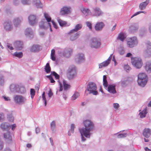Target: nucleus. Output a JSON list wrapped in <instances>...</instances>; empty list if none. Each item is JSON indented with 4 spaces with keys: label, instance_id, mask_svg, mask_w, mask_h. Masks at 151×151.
<instances>
[{
    "label": "nucleus",
    "instance_id": "obj_53",
    "mask_svg": "<svg viewBox=\"0 0 151 151\" xmlns=\"http://www.w3.org/2000/svg\"><path fill=\"white\" fill-rule=\"evenodd\" d=\"M48 94L49 98V99H50V98L53 95V93L51 89H50L49 91Z\"/></svg>",
    "mask_w": 151,
    "mask_h": 151
},
{
    "label": "nucleus",
    "instance_id": "obj_48",
    "mask_svg": "<svg viewBox=\"0 0 151 151\" xmlns=\"http://www.w3.org/2000/svg\"><path fill=\"white\" fill-rule=\"evenodd\" d=\"M19 88L20 89L19 93H24L26 92V89L25 88L23 87H19Z\"/></svg>",
    "mask_w": 151,
    "mask_h": 151
},
{
    "label": "nucleus",
    "instance_id": "obj_59",
    "mask_svg": "<svg viewBox=\"0 0 151 151\" xmlns=\"http://www.w3.org/2000/svg\"><path fill=\"white\" fill-rule=\"evenodd\" d=\"M7 46L8 48H9L10 50H12L14 49L13 47L12 46V45L9 43H7Z\"/></svg>",
    "mask_w": 151,
    "mask_h": 151
},
{
    "label": "nucleus",
    "instance_id": "obj_30",
    "mask_svg": "<svg viewBox=\"0 0 151 151\" xmlns=\"http://www.w3.org/2000/svg\"><path fill=\"white\" fill-rule=\"evenodd\" d=\"M79 130V131H80V133L81 134V139H82V141L84 142L86 140V139L84 137V136H85V137H86L87 138H90V136L91 135V134H89V135H88V136H86L85 135V134H87L86 132H84L83 133L82 132V130Z\"/></svg>",
    "mask_w": 151,
    "mask_h": 151
},
{
    "label": "nucleus",
    "instance_id": "obj_46",
    "mask_svg": "<svg viewBox=\"0 0 151 151\" xmlns=\"http://www.w3.org/2000/svg\"><path fill=\"white\" fill-rule=\"evenodd\" d=\"M58 82L59 83V85H60V89L59 90L58 89V90L56 91V94L59 95V94H58V92L59 91H60V92L61 91L63 90V85L62 84V83H61V82H60V81H58Z\"/></svg>",
    "mask_w": 151,
    "mask_h": 151
},
{
    "label": "nucleus",
    "instance_id": "obj_11",
    "mask_svg": "<svg viewBox=\"0 0 151 151\" xmlns=\"http://www.w3.org/2000/svg\"><path fill=\"white\" fill-rule=\"evenodd\" d=\"M42 49L41 46L37 45L34 44L30 48V51L32 52H37L41 50Z\"/></svg>",
    "mask_w": 151,
    "mask_h": 151
},
{
    "label": "nucleus",
    "instance_id": "obj_54",
    "mask_svg": "<svg viewBox=\"0 0 151 151\" xmlns=\"http://www.w3.org/2000/svg\"><path fill=\"white\" fill-rule=\"evenodd\" d=\"M29 0H21L22 3L24 4H29Z\"/></svg>",
    "mask_w": 151,
    "mask_h": 151
},
{
    "label": "nucleus",
    "instance_id": "obj_10",
    "mask_svg": "<svg viewBox=\"0 0 151 151\" xmlns=\"http://www.w3.org/2000/svg\"><path fill=\"white\" fill-rule=\"evenodd\" d=\"M39 26L41 29L46 30L49 26H50V23L46 22V20L43 19L39 23Z\"/></svg>",
    "mask_w": 151,
    "mask_h": 151
},
{
    "label": "nucleus",
    "instance_id": "obj_25",
    "mask_svg": "<svg viewBox=\"0 0 151 151\" xmlns=\"http://www.w3.org/2000/svg\"><path fill=\"white\" fill-rule=\"evenodd\" d=\"M142 134L144 137L148 138L151 134V130L149 128H145L143 130Z\"/></svg>",
    "mask_w": 151,
    "mask_h": 151
},
{
    "label": "nucleus",
    "instance_id": "obj_23",
    "mask_svg": "<svg viewBox=\"0 0 151 151\" xmlns=\"http://www.w3.org/2000/svg\"><path fill=\"white\" fill-rule=\"evenodd\" d=\"M116 86L115 85H109L108 88V91L110 93L113 94L116 93Z\"/></svg>",
    "mask_w": 151,
    "mask_h": 151
},
{
    "label": "nucleus",
    "instance_id": "obj_15",
    "mask_svg": "<svg viewBox=\"0 0 151 151\" xmlns=\"http://www.w3.org/2000/svg\"><path fill=\"white\" fill-rule=\"evenodd\" d=\"M75 61L78 63L83 62L84 60V55L83 53H79L75 57Z\"/></svg>",
    "mask_w": 151,
    "mask_h": 151
},
{
    "label": "nucleus",
    "instance_id": "obj_49",
    "mask_svg": "<svg viewBox=\"0 0 151 151\" xmlns=\"http://www.w3.org/2000/svg\"><path fill=\"white\" fill-rule=\"evenodd\" d=\"M4 80L3 76H0V85L3 86L4 84Z\"/></svg>",
    "mask_w": 151,
    "mask_h": 151
},
{
    "label": "nucleus",
    "instance_id": "obj_2",
    "mask_svg": "<svg viewBox=\"0 0 151 151\" xmlns=\"http://www.w3.org/2000/svg\"><path fill=\"white\" fill-rule=\"evenodd\" d=\"M147 76L145 73H142L138 75L137 82L140 86L144 87L147 83Z\"/></svg>",
    "mask_w": 151,
    "mask_h": 151
},
{
    "label": "nucleus",
    "instance_id": "obj_21",
    "mask_svg": "<svg viewBox=\"0 0 151 151\" xmlns=\"http://www.w3.org/2000/svg\"><path fill=\"white\" fill-rule=\"evenodd\" d=\"M4 137L8 143H9L11 142L12 141V137L10 135V132L8 131L6 133H4Z\"/></svg>",
    "mask_w": 151,
    "mask_h": 151
},
{
    "label": "nucleus",
    "instance_id": "obj_31",
    "mask_svg": "<svg viewBox=\"0 0 151 151\" xmlns=\"http://www.w3.org/2000/svg\"><path fill=\"white\" fill-rule=\"evenodd\" d=\"M126 38V36L124 33L122 32L119 33L117 38V40H119L122 42H123Z\"/></svg>",
    "mask_w": 151,
    "mask_h": 151
},
{
    "label": "nucleus",
    "instance_id": "obj_19",
    "mask_svg": "<svg viewBox=\"0 0 151 151\" xmlns=\"http://www.w3.org/2000/svg\"><path fill=\"white\" fill-rule=\"evenodd\" d=\"M14 46L16 50H21L23 48V42L20 41H17L14 43Z\"/></svg>",
    "mask_w": 151,
    "mask_h": 151
},
{
    "label": "nucleus",
    "instance_id": "obj_1",
    "mask_svg": "<svg viewBox=\"0 0 151 151\" xmlns=\"http://www.w3.org/2000/svg\"><path fill=\"white\" fill-rule=\"evenodd\" d=\"M83 124L85 128L82 127L79 129L82 131V132H86L87 134H85L86 136L89 135V134L91 135L92 134L90 132L91 131H93L94 128V125L93 123L90 120H87L84 121Z\"/></svg>",
    "mask_w": 151,
    "mask_h": 151
},
{
    "label": "nucleus",
    "instance_id": "obj_42",
    "mask_svg": "<svg viewBox=\"0 0 151 151\" xmlns=\"http://www.w3.org/2000/svg\"><path fill=\"white\" fill-rule=\"evenodd\" d=\"M58 22L60 26L61 27L65 26L67 24L66 22L63 21L60 19H58Z\"/></svg>",
    "mask_w": 151,
    "mask_h": 151
},
{
    "label": "nucleus",
    "instance_id": "obj_45",
    "mask_svg": "<svg viewBox=\"0 0 151 151\" xmlns=\"http://www.w3.org/2000/svg\"><path fill=\"white\" fill-rule=\"evenodd\" d=\"M79 93L78 92H76L72 97V99L74 100H75L79 96Z\"/></svg>",
    "mask_w": 151,
    "mask_h": 151
},
{
    "label": "nucleus",
    "instance_id": "obj_61",
    "mask_svg": "<svg viewBox=\"0 0 151 151\" xmlns=\"http://www.w3.org/2000/svg\"><path fill=\"white\" fill-rule=\"evenodd\" d=\"M113 106L114 108L118 109L119 106L118 103H114L113 104Z\"/></svg>",
    "mask_w": 151,
    "mask_h": 151
},
{
    "label": "nucleus",
    "instance_id": "obj_26",
    "mask_svg": "<svg viewBox=\"0 0 151 151\" xmlns=\"http://www.w3.org/2000/svg\"><path fill=\"white\" fill-rule=\"evenodd\" d=\"M150 2L149 0H146L144 2L141 3L139 5V8L141 10L145 9Z\"/></svg>",
    "mask_w": 151,
    "mask_h": 151
},
{
    "label": "nucleus",
    "instance_id": "obj_51",
    "mask_svg": "<svg viewBox=\"0 0 151 151\" xmlns=\"http://www.w3.org/2000/svg\"><path fill=\"white\" fill-rule=\"evenodd\" d=\"M124 68L127 72L129 71L131 69L130 68L128 65H125L124 66Z\"/></svg>",
    "mask_w": 151,
    "mask_h": 151
},
{
    "label": "nucleus",
    "instance_id": "obj_24",
    "mask_svg": "<svg viewBox=\"0 0 151 151\" xmlns=\"http://www.w3.org/2000/svg\"><path fill=\"white\" fill-rule=\"evenodd\" d=\"M93 13L94 15L97 16H99L103 14V13L102 12L100 9L97 7L93 8Z\"/></svg>",
    "mask_w": 151,
    "mask_h": 151
},
{
    "label": "nucleus",
    "instance_id": "obj_33",
    "mask_svg": "<svg viewBox=\"0 0 151 151\" xmlns=\"http://www.w3.org/2000/svg\"><path fill=\"white\" fill-rule=\"evenodd\" d=\"M22 20L20 19L19 18H15L13 20L14 25L16 27H17L20 24Z\"/></svg>",
    "mask_w": 151,
    "mask_h": 151
},
{
    "label": "nucleus",
    "instance_id": "obj_39",
    "mask_svg": "<svg viewBox=\"0 0 151 151\" xmlns=\"http://www.w3.org/2000/svg\"><path fill=\"white\" fill-rule=\"evenodd\" d=\"M44 16L46 20H47L46 22H47L49 23H50V22H52V21L51 20V18L48 14L45 13H44Z\"/></svg>",
    "mask_w": 151,
    "mask_h": 151
},
{
    "label": "nucleus",
    "instance_id": "obj_38",
    "mask_svg": "<svg viewBox=\"0 0 151 151\" xmlns=\"http://www.w3.org/2000/svg\"><path fill=\"white\" fill-rule=\"evenodd\" d=\"M7 119L8 121L10 122H13L14 120V117L11 113H9L7 114Z\"/></svg>",
    "mask_w": 151,
    "mask_h": 151
},
{
    "label": "nucleus",
    "instance_id": "obj_22",
    "mask_svg": "<svg viewBox=\"0 0 151 151\" xmlns=\"http://www.w3.org/2000/svg\"><path fill=\"white\" fill-rule=\"evenodd\" d=\"M82 27V25L81 24H76L75 27V28L70 30V31L68 33L69 35L71 33H73L74 32L78 31L79 30L81 29Z\"/></svg>",
    "mask_w": 151,
    "mask_h": 151
},
{
    "label": "nucleus",
    "instance_id": "obj_63",
    "mask_svg": "<svg viewBox=\"0 0 151 151\" xmlns=\"http://www.w3.org/2000/svg\"><path fill=\"white\" fill-rule=\"evenodd\" d=\"M16 125L15 124H14L12 125L11 126H10V128L11 127L12 129L14 131V130L15 129L16 127Z\"/></svg>",
    "mask_w": 151,
    "mask_h": 151
},
{
    "label": "nucleus",
    "instance_id": "obj_34",
    "mask_svg": "<svg viewBox=\"0 0 151 151\" xmlns=\"http://www.w3.org/2000/svg\"><path fill=\"white\" fill-rule=\"evenodd\" d=\"M147 107H146L142 112L139 113V115H140L141 118H143L145 117L146 114L147 113Z\"/></svg>",
    "mask_w": 151,
    "mask_h": 151
},
{
    "label": "nucleus",
    "instance_id": "obj_44",
    "mask_svg": "<svg viewBox=\"0 0 151 151\" xmlns=\"http://www.w3.org/2000/svg\"><path fill=\"white\" fill-rule=\"evenodd\" d=\"M42 99L43 101H44L45 106H46L47 104V101L45 96V93L44 91L43 92L42 94Z\"/></svg>",
    "mask_w": 151,
    "mask_h": 151
},
{
    "label": "nucleus",
    "instance_id": "obj_13",
    "mask_svg": "<svg viewBox=\"0 0 151 151\" xmlns=\"http://www.w3.org/2000/svg\"><path fill=\"white\" fill-rule=\"evenodd\" d=\"M9 88L12 92L19 93L20 90L19 85L15 84H12L10 85Z\"/></svg>",
    "mask_w": 151,
    "mask_h": 151
},
{
    "label": "nucleus",
    "instance_id": "obj_20",
    "mask_svg": "<svg viewBox=\"0 0 151 151\" xmlns=\"http://www.w3.org/2000/svg\"><path fill=\"white\" fill-rule=\"evenodd\" d=\"M105 26V24L103 22L97 23L95 26V29L97 31H101Z\"/></svg>",
    "mask_w": 151,
    "mask_h": 151
},
{
    "label": "nucleus",
    "instance_id": "obj_5",
    "mask_svg": "<svg viewBox=\"0 0 151 151\" xmlns=\"http://www.w3.org/2000/svg\"><path fill=\"white\" fill-rule=\"evenodd\" d=\"M72 50L70 48L60 49L58 51V53L61 57H65L67 58L69 57L72 53Z\"/></svg>",
    "mask_w": 151,
    "mask_h": 151
},
{
    "label": "nucleus",
    "instance_id": "obj_29",
    "mask_svg": "<svg viewBox=\"0 0 151 151\" xmlns=\"http://www.w3.org/2000/svg\"><path fill=\"white\" fill-rule=\"evenodd\" d=\"M145 69L148 73H151V62H147L145 63Z\"/></svg>",
    "mask_w": 151,
    "mask_h": 151
},
{
    "label": "nucleus",
    "instance_id": "obj_7",
    "mask_svg": "<svg viewBox=\"0 0 151 151\" xmlns=\"http://www.w3.org/2000/svg\"><path fill=\"white\" fill-rule=\"evenodd\" d=\"M131 61L132 64L137 68H140L142 65V60L139 58H132Z\"/></svg>",
    "mask_w": 151,
    "mask_h": 151
},
{
    "label": "nucleus",
    "instance_id": "obj_60",
    "mask_svg": "<svg viewBox=\"0 0 151 151\" xmlns=\"http://www.w3.org/2000/svg\"><path fill=\"white\" fill-rule=\"evenodd\" d=\"M52 22L53 25L54 27L56 29H57L58 27L57 26L56 23L53 21H52Z\"/></svg>",
    "mask_w": 151,
    "mask_h": 151
},
{
    "label": "nucleus",
    "instance_id": "obj_58",
    "mask_svg": "<svg viewBox=\"0 0 151 151\" xmlns=\"http://www.w3.org/2000/svg\"><path fill=\"white\" fill-rule=\"evenodd\" d=\"M4 120V116L3 113L0 114V121H3Z\"/></svg>",
    "mask_w": 151,
    "mask_h": 151
},
{
    "label": "nucleus",
    "instance_id": "obj_8",
    "mask_svg": "<svg viewBox=\"0 0 151 151\" xmlns=\"http://www.w3.org/2000/svg\"><path fill=\"white\" fill-rule=\"evenodd\" d=\"M13 99L15 103L19 105L24 104L27 101V99L25 97L20 95L14 96Z\"/></svg>",
    "mask_w": 151,
    "mask_h": 151
},
{
    "label": "nucleus",
    "instance_id": "obj_3",
    "mask_svg": "<svg viewBox=\"0 0 151 151\" xmlns=\"http://www.w3.org/2000/svg\"><path fill=\"white\" fill-rule=\"evenodd\" d=\"M97 87L96 84L93 82H89L87 86V90L89 91L90 94L92 93L93 95H96L98 94V93L96 90Z\"/></svg>",
    "mask_w": 151,
    "mask_h": 151
},
{
    "label": "nucleus",
    "instance_id": "obj_40",
    "mask_svg": "<svg viewBox=\"0 0 151 151\" xmlns=\"http://www.w3.org/2000/svg\"><path fill=\"white\" fill-rule=\"evenodd\" d=\"M45 72L47 73H49L51 71V68L50 66L49 63H47L45 68Z\"/></svg>",
    "mask_w": 151,
    "mask_h": 151
},
{
    "label": "nucleus",
    "instance_id": "obj_27",
    "mask_svg": "<svg viewBox=\"0 0 151 151\" xmlns=\"http://www.w3.org/2000/svg\"><path fill=\"white\" fill-rule=\"evenodd\" d=\"M25 34L26 36L31 38H32L33 37V32L31 28H27L25 30Z\"/></svg>",
    "mask_w": 151,
    "mask_h": 151
},
{
    "label": "nucleus",
    "instance_id": "obj_9",
    "mask_svg": "<svg viewBox=\"0 0 151 151\" xmlns=\"http://www.w3.org/2000/svg\"><path fill=\"white\" fill-rule=\"evenodd\" d=\"M138 40L136 37H131L128 39L127 42L128 47L132 48L136 46L138 43Z\"/></svg>",
    "mask_w": 151,
    "mask_h": 151
},
{
    "label": "nucleus",
    "instance_id": "obj_36",
    "mask_svg": "<svg viewBox=\"0 0 151 151\" xmlns=\"http://www.w3.org/2000/svg\"><path fill=\"white\" fill-rule=\"evenodd\" d=\"M37 8H42V5L41 3L40 0H33Z\"/></svg>",
    "mask_w": 151,
    "mask_h": 151
},
{
    "label": "nucleus",
    "instance_id": "obj_50",
    "mask_svg": "<svg viewBox=\"0 0 151 151\" xmlns=\"http://www.w3.org/2000/svg\"><path fill=\"white\" fill-rule=\"evenodd\" d=\"M30 95L32 99H33L35 95V91L33 88L30 89Z\"/></svg>",
    "mask_w": 151,
    "mask_h": 151
},
{
    "label": "nucleus",
    "instance_id": "obj_18",
    "mask_svg": "<svg viewBox=\"0 0 151 151\" xmlns=\"http://www.w3.org/2000/svg\"><path fill=\"white\" fill-rule=\"evenodd\" d=\"M28 20L29 24L33 26L36 24L37 22L36 16L30 15L28 17Z\"/></svg>",
    "mask_w": 151,
    "mask_h": 151
},
{
    "label": "nucleus",
    "instance_id": "obj_17",
    "mask_svg": "<svg viewBox=\"0 0 151 151\" xmlns=\"http://www.w3.org/2000/svg\"><path fill=\"white\" fill-rule=\"evenodd\" d=\"M139 26L138 23H135L131 25L129 27V31L131 33L136 32L138 29Z\"/></svg>",
    "mask_w": 151,
    "mask_h": 151
},
{
    "label": "nucleus",
    "instance_id": "obj_14",
    "mask_svg": "<svg viewBox=\"0 0 151 151\" xmlns=\"http://www.w3.org/2000/svg\"><path fill=\"white\" fill-rule=\"evenodd\" d=\"M112 54L110 55L108 59L99 64V68H101L103 67H105L107 66L110 63L111 60L112 58Z\"/></svg>",
    "mask_w": 151,
    "mask_h": 151
},
{
    "label": "nucleus",
    "instance_id": "obj_64",
    "mask_svg": "<svg viewBox=\"0 0 151 151\" xmlns=\"http://www.w3.org/2000/svg\"><path fill=\"white\" fill-rule=\"evenodd\" d=\"M141 13V12L140 11L138 12L135 13L131 17V18H133V17Z\"/></svg>",
    "mask_w": 151,
    "mask_h": 151
},
{
    "label": "nucleus",
    "instance_id": "obj_47",
    "mask_svg": "<svg viewBox=\"0 0 151 151\" xmlns=\"http://www.w3.org/2000/svg\"><path fill=\"white\" fill-rule=\"evenodd\" d=\"M127 136V133L119 134L117 135V138H124Z\"/></svg>",
    "mask_w": 151,
    "mask_h": 151
},
{
    "label": "nucleus",
    "instance_id": "obj_28",
    "mask_svg": "<svg viewBox=\"0 0 151 151\" xmlns=\"http://www.w3.org/2000/svg\"><path fill=\"white\" fill-rule=\"evenodd\" d=\"M0 127L3 131L8 129L10 128V125L7 122H4L1 124Z\"/></svg>",
    "mask_w": 151,
    "mask_h": 151
},
{
    "label": "nucleus",
    "instance_id": "obj_57",
    "mask_svg": "<svg viewBox=\"0 0 151 151\" xmlns=\"http://www.w3.org/2000/svg\"><path fill=\"white\" fill-rule=\"evenodd\" d=\"M126 82V81L125 80H121V81L119 82H118L119 83H121L122 85V86H124L125 85Z\"/></svg>",
    "mask_w": 151,
    "mask_h": 151
},
{
    "label": "nucleus",
    "instance_id": "obj_55",
    "mask_svg": "<svg viewBox=\"0 0 151 151\" xmlns=\"http://www.w3.org/2000/svg\"><path fill=\"white\" fill-rule=\"evenodd\" d=\"M103 84L105 87L107 88L108 86V83L107 80L103 81Z\"/></svg>",
    "mask_w": 151,
    "mask_h": 151
},
{
    "label": "nucleus",
    "instance_id": "obj_56",
    "mask_svg": "<svg viewBox=\"0 0 151 151\" xmlns=\"http://www.w3.org/2000/svg\"><path fill=\"white\" fill-rule=\"evenodd\" d=\"M75 128V125L74 124H72L71 125V128L70 130L71 133H73L74 132V129Z\"/></svg>",
    "mask_w": 151,
    "mask_h": 151
},
{
    "label": "nucleus",
    "instance_id": "obj_43",
    "mask_svg": "<svg viewBox=\"0 0 151 151\" xmlns=\"http://www.w3.org/2000/svg\"><path fill=\"white\" fill-rule=\"evenodd\" d=\"M14 55L15 57L20 58L23 56V53L22 52H16L14 53Z\"/></svg>",
    "mask_w": 151,
    "mask_h": 151
},
{
    "label": "nucleus",
    "instance_id": "obj_12",
    "mask_svg": "<svg viewBox=\"0 0 151 151\" xmlns=\"http://www.w3.org/2000/svg\"><path fill=\"white\" fill-rule=\"evenodd\" d=\"M3 25L4 29L6 31H10L12 29V25L11 22L9 20L5 22L3 24Z\"/></svg>",
    "mask_w": 151,
    "mask_h": 151
},
{
    "label": "nucleus",
    "instance_id": "obj_41",
    "mask_svg": "<svg viewBox=\"0 0 151 151\" xmlns=\"http://www.w3.org/2000/svg\"><path fill=\"white\" fill-rule=\"evenodd\" d=\"M81 11L83 13L85 14H91V12L88 9H86L84 8H83L82 9H81Z\"/></svg>",
    "mask_w": 151,
    "mask_h": 151
},
{
    "label": "nucleus",
    "instance_id": "obj_37",
    "mask_svg": "<svg viewBox=\"0 0 151 151\" xmlns=\"http://www.w3.org/2000/svg\"><path fill=\"white\" fill-rule=\"evenodd\" d=\"M63 83L64 90L66 91L70 88V86L67 83L66 81L63 80Z\"/></svg>",
    "mask_w": 151,
    "mask_h": 151
},
{
    "label": "nucleus",
    "instance_id": "obj_52",
    "mask_svg": "<svg viewBox=\"0 0 151 151\" xmlns=\"http://www.w3.org/2000/svg\"><path fill=\"white\" fill-rule=\"evenodd\" d=\"M86 25L87 27H88L90 30L92 29V24L91 22H86Z\"/></svg>",
    "mask_w": 151,
    "mask_h": 151
},
{
    "label": "nucleus",
    "instance_id": "obj_16",
    "mask_svg": "<svg viewBox=\"0 0 151 151\" xmlns=\"http://www.w3.org/2000/svg\"><path fill=\"white\" fill-rule=\"evenodd\" d=\"M71 7L69 6H63L61 9L60 13L62 15H64L65 14H68L70 13V10Z\"/></svg>",
    "mask_w": 151,
    "mask_h": 151
},
{
    "label": "nucleus",
    "instance_id": "obj_35",
    "mask_svg": "<svg viewBox=\"0 0 151 151\" xmlns=\"http://www.w3.org/2000/svg\"><path fill=\"white\" fill-rule=\"evenodd\" d=\"M56 127L55 121H53L50 123L51 129L53 133L55 132Z\"/></svg>",
    "mask_w": 151,
    "mask_h": 151
},
{
    "label": "nucleus",
    "instance_id": "obj_32",
    "mask_svg": "<svg viewBox=\"0 0 151 151\" xmlns=\"http://www.w3.org/2000/svg\"><path fill=\"white\" fill-rule=\"evenodd\" d=\"M81 34V32L79 31L75 34L72 35L70 37V39L72 41H74L78 38Z\"/></svg>",
    "mask_w": 151,
    "mask_h": 151
},
{
    "label": "nucleus",
    "instance_id": "obj_62",
    "mask_svg": "<svg viewBox=\"0 0 151 151\" xmlns=\"http://www.w3.org/2000/svg\"><path fill=\"white\" fill-rule=\"evenodd\" d=\"M146 45L147 49H149L151 48V42L147 43Z\"/></svg>",
    "mask_w": 151,
    "mask_h": 151
},
{
    "label": "nucleus",
    "instance_id": "obj_4",
    "mask_svg": "<svg viewBox=\"0 0 151 151\" xmlns=\"http://www.w3.org/2000/svg\"><path fill=\"white\" fill-rule=\"evenodd\" d=\"M89 44L91 48L98 49L100 47L101 43L99 39L93 37L89 40Z\"/></svg>",
    "mask_w": 151,
    "mask_h": 151
},
{
    "label": "nucleus",
    "instance_id": "obj_6",
    "mask_svg": "<svg viewBox=\"0 0 151 151\" xmlns=\"http://www.w3.org/2000/svg\"><path fill=\"white\" fill-rule=\"evenodd\" d=\"M68 76L69 79L71 80L76 76L77 71L76 67L74 66H70L68 70Z\"/></svg>",
    "mask_w": 151,
    "mask_h": 151
}]
</instances>
